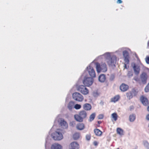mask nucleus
I'll use <instances>...</instances> for the list:
<instances>
[{"instance_id": "nucleus-1", "label": "nucleus", "mask_w": 149, "mask_h": 149, "mask_svg": "<svg viewBox=\"0 0 149 149\" xmlns=\"http://www.w3.org/2000/svg\"><path fill=\"white\" fill-rule=\"evenodd\" d=\"M97 58L98 59H105L108 64L112 67H115V64L117 60L116 56L112 55V53L108 52L99 56Z\"/></svg>"}, {"instance_id": "nucleus-2", "label": "nucleus", "mask_w": 149, "mask_h": 149, "mask_svg": "<svg viewBox=\"0 0 149 149\" xmlns=\"http://www.w3.org/2000/svg\"><path fill=\"white\" fill-rule=\"evenodd\" d=\"M84 77V79L83 81V83L86 86H89L92 85L94 80L93 78L89 77H86V70H85L83 74H82L81 77Z\"/></svg>"}, {"instance_id": "nucleus-3", "label": "nucleus", "mask_w": 149, "mask_h": 149, "mask_svg": "<svg viewBox=\"0 0 149 149\" xmlns=\"http://www.w3.org/2000/svg\"><path fill=\"white\" fill-rule=\"evenodd\" d=\"M58 123V124L63 129H67L68 127V124L67 122L61 118H59L58 117H57L54 121V124L52 128H54L55 126V124H56V122Z\"/></svg>"}, {"instance_id": "nucleus-4", "label": "nucleus", "mask_w": 149, "mask_h": 149, "mask_svg": "<svg viewBox=\"0 0 149 149\" xmlns=\"http://www.w3.org/2000/svg\"><path fill=\"white\" fill-rule=\"evenodd\" d=\"M96 68L98 73L100 72H105L107 70V68L106 65L104 63L100 64L98 63H95Z\"/></svg>"}, {"instance_id": "nucleus-5", "label": "nucleus", "mask_w": 149, "mask_h": 149, "mask_svg": "<svg viewBox=\"0 0 149 149\" xmlns=\"http://www.w3.org/2000/svg\"><path fill=\"white\" fill-rule=\"evenodd\" d=\"M59 130H57L54 133L52 134V136L55 140H60L63 139V136Z\"/></svg>"}, {"instance_id": "nucleus-6", "label": "nucleus", "mask_w": 149, "mask_h": 149, "mask_svg": "<svg viewBox=\"0 0 149 149\" xmlns=\"http://www.w3.org/2000/svg\"><path fill=\"white\" fill-rule=\"evenodd\" d=\"M143 65L141 63L136 64L134 63H132L131 66L132 67L135 74L136 75L139 74L140 71V67Z\"/></svg>"}, {"instance_id": "nucleus-7", "label": "nucleus", "mask_w": 149, "mask_h": 149, "mask_svg": "<svg viewBox=\"0 0 149 149\" xmlns=\"http://www.w3.org/2000/svg\"><path fill=\"white\" fill-rule=\"evenodd\" d=\"M73 99L76 101L81 102L84 100V97L80 93L75 92L72 94Z\"/></svg>"}, {"instance_id": "nucleus-8", "label": "nucleus", "mask_w": 149, "mask_h": 149, "mask_svg": "<svg viewBox=\"0 0 149 149\" xmlns=\"http://www.w3.org/2000/svg\"><path fill=\"white\" fill-rule=\"evenodd\" d=\"M77 90L84 95H86L89 93L88 89L83 85L79 86L77 88Z\"/></svg>"}, {"instance_id": "nucleus-9", "label": "nucleus", "mask_w": 149, "mask_h": 149, "mask_svg": "<svg viewBox=\"0 0 149 149\" xmlns=\"http://www.w3.org/2000/svg\"><path fill=\"white\" fill-rule=\"evenodd\" d=\"M86 69L91 77L94 78L95 77L96 74L95 71L90 65L87 67Z\"/></svg>"}, {"instance_id": "nucleus-10", "label": "nucleus", "mask_w": 149, "mask_h": 149, "mask_svg": "<svg viewBox=\"0 0 149 149\" xmlns=\"http://www.w3.org/2000/svg\"><path fill=\"white\" fill-rule=\"evenodd\" d=\"M140 78L142 83L144 84H146L147 83L148 76L146 72H143L140 75Z\"/></svg>"}, {"instance_id": "nucleus-11", "label": "nucleus", "mask_w": 149, "mask_h": 149, "mask_svg": "<svg viewBox=\"0 0 149 149\" xmlns=\"http://www.w3.org/2000/svg\"><path fill=\"white\" fill-rule=\"evenodd\" d=\"M123 56L124 58L125 66L126 67V64H128L129 63V54L128 52L126 50L123 51Z\"/></svg>"}, {"instance_id": "nucleus-12", "label": "nucleus", "mask_w": 149, "mask_h": 149, "mask_svg": "<svg viewBox=\"0 0 149 149\" xmlns=\"http://www.w3.org/2000/svg\"><path fill=\"white\" fill-rule=\"evenodd\" d=\"M79 145L76 142L71 143L69 146V149H79Z\"/></svg>"}, {"instance_id": "nucleus-13", "label": "nucleus", "mask_w": 149, "mask_h": 149, "mask_svg": "<svg viewBox=\"0 0 149 149\" xmlns=\"http://www.w3.org/2000/svg\"><path fill=\"white\" fill-rule=\"evenodd\" d=\"M62 146L58 143L53 144L51 146V149H62Z\"/></svg>"}, {"instance_id": "nucleus-14", "label": "nucleus", "mask_w": 149, "mask_h": 149, "mask_svg": "<svg viewBox=\"0 0 149 149\" xmlns=\"http://www.w3.org/2000/svg\"><path fill=\"white\" fill-rule=\"evenodd\" d=\"M128 86L124 84H122L120 86V89L122 91H125L128 89Z\"/></svg>"}, {"instance_id": "nucleus-15", "label": "nucleus", "mask_w": 149, "mask_h": 149, "mask_svg": "<svg viewBox=\"0 0 149 149\" xmlns=\"http://www.w3.org/2000/svg\"><path fill=\"white\" fill-rule=\"evenodd\" d=\"M140 100L144 105H147L148 104V100L143 96L141 97Z\"/></svg>"}, {"instance_id": "nucleus-16", "label": "nucleus", "mask_w": 149, "mask_h": 149, "mask_svg": "<svg viewBox=\"0 0 149 149\" xmlns=\"http://www.w3.org/2000/svg\"><path fill=\"white\" fill-rule=\"evenodd\" d=\"M99 81L101 82H104L106 80V76L104 74H100L98 77Z\"/></svg>"}, {"instance_id": "nucleus-17", "label": "nucleus", "mask_w": 149, "mask_h": 149, "mask_svg": "<svg viewBox=\"0 0 149 149\" xmlns=\"http://www.w3.org/2000/svg\"><path fill=\"white\" fill-rule=\"evenodd\" d=\"M83 108L85 110H89L91 109V106L90 104L86 103L83 105Z\"/></svg>"}, {"instance_id": "nucleus-18", "label": "nucleus", "mask_w": 149, "mask_h": 149, "mask_svg": "<svg viewBox=\"0 0 149 149\" xmlns=\"http://www.w3.org/2000/svg\"><path fill=\"white\" fill-rule=\"evenodd\" d=\"M94 131L95 134L97 136H100L102 134V132L98 129H94Z\"/></svg>"}, {"instance_id": "nucleus-19", "label": "nucleus", "mask_w": 149, "mask_h": 149, "mask_svg": "<svg viewBox=\"0 0 149 149\" xmlns=\"http://www.w3.org/2000/svg\"><path fill=\"white\" fill-rule=\"evenodd\" d=\"M74 117L75 119L78 122H81L83 120V118L80 116L79 114L75 115Z\"/></svg>"}, {"instance_id": "nucleus-20", "label": "nucleus", "mask_w": 149, "mask_h": 149, "mask_svg": "<svg viewBox=\"0 0 149 149\" xmlns=\"http://www.w3.org/2000/svg\"><path fill=\"white\" fill-rule=\"evenodd\" d=\"M79 114L83 119L85 118L87 116V113L86 111L84 110L80 111Z\"/></svg>"}, {"instance_id": "nucleus-21", "label": "nucleus", "mask_w": 149, "mask_h": 149, "mask_svg": "<svg viewBox=\"0 0 149 149\" xmlns=\"http://www.w3.org/2000/svg\"><path fill=\"white\" fill-rule=\"evenodd\" d=\"M120 97L119 95H116L113 97L111 99V101L115 103L118 101L120 99Z\"/></svg>"}, {"instance_id": "nucleus-22", "label": "nucleus", "mask_w": 149, "mask_h": 149, "mask_svg": "<svg viewBox=\"0 0 149 149\" xmlns=\"http://www.w3.org/2000/svg\"><path fill=\"white\" fill-rule=\"evenodd\" d=\"M76 127L77 129L79 130H82L84 128V124L82 123H79L77 124V126Z\"/></svg>"}, {"instance_id": "nucleus-23", "label": "nucleus", "mask_w": 149, "mask_h": 149, "mask_svg": "<svg viewBox=\"0 0 149 149\" xmlns=\"http://www.w3.org/2000/svg\"><path fill=\"white\" fill-rule=\"evenodd\" d=\"M116 131L117 134L120 135H123V130L121 128H118L117 129Z\"/></svg>"}, {"instance_id": "nucleus-24", "label": "nucleus", "mask_w": 149, "mask_h": 149, "mask_svg": "<svg viewBox=\"0 0 149 149\" xmlns=\"http://www.w3.org/2000/svg\"><path fill=\"white\" fill-rule=\"evenodd\" d=\"M136 118V116L135 114H132L130 115L129 116V120L130 122L134 121Z\"/></svg>"}, {"instance_id": "nucleus-25", "label": "nucleus", "mask_w": 149, "mask_h": 149, "mask_svg": "<svg viewBox=\"0 0 149 149\" xmlns=\"http://www.w3.org/2000/svg\"><path fill=\"white\" fill-rule=\"evenodd\" d=\"M118 115L116 113H114L111 114V117L114 120L116 121L117 120Z\"/></svg>"}, {"instance_id": "nucleus-26", "label": "nucleus", "mask_w": 149, "mask_h": 149, "mask_svg": "<svg viewBox=\"0 0 149 149\" xmlns=\"http://www.w3.org/2000/svg\"><path fill=\"white\" fill-rule=\"evenodd\" d=\"M80 136V134L79 133H76L73 135V138L74 140H77L79 138Z\"/></svg>"}, {"instance_id": "nucleus-27", "label": "nucleus", "mask_w": 149, "mask_h": 149, "mask_svg": "<svg viewBox=\"0 0 149 149\" xmlns=\"http://www.w3.org/2000/svg\"><path fill=\"white\" fill-rule=\"evenodd\" d=\"M126 96L127 98L129 99L132 98L133 97L132 94L131 92H130L126 93Z\"/></svg>"}, {"instance_id": "nucleus-28", "label": "nucleus", "mask_w": 149, "mask_h": 149, "mask_svg": "<svg viewBox=\"0 0 149 149\" xmlns=\"http://www.w3.org/2000/svg\"><path fill=\"white\" fill-rule=\"evenodd\" d=\"M74 103L72 102H70L68 105V108L70 110H71L73 107Z\"/></svg>"}, {"instance_id": "nucleus-29", "label": "nucleus", "mask_w": 149, "mask_h": 149, "mask_svg": "<svg viewBox=\"0 0 149 149\" xmlns=\"http://www.w3.org/2000/svg\"><path fill=\"white\" fill-rule=\"evenodd\" d=\"M143 144L145 147L147 149H149V143L146 141H144L143 142Z\"/></svg>"}, {"instance_id": "nucleus-30", "label": "nucleus", "mask_w": 149, "mask_h": 149, "mask_svg": "<svg viewBox=\"0 0 149 149\" xmlns=\"http://www.w3.org/2000/svg\"><path fill=\"white\" fill-rule=\"evenodd\" d=\"M95 113H93L90 116L89 120L91 122L94 120L95 118Z\"/></svg>"}, {"instance_id": "nucleus-31", "label": "nucleus", "mask_w": 149, "mask_h": 149, "mask_svg": "<svg viewBox=\"0 0 149 149\" xmlns=\"http://www.w3.org/2000/svg\"><path fill=\"white\" fill-rule=\"evenodd\" d=\"M124 48H122L119 49L118 50L116 51V52L118 53V54H120L123 51H124Z\"/></svg>"}, {"instance_id": "nucleus-32", "label": "nucleus", "mask_w": 149, "mask_h": 149, "mask_svg": "<svg viewBox=\"0 0 149 149\" xmlns=\"http://www.w3.org/2000/svg\"><path fill=\"white\" fill-rule=\"evenodd\" d=\"M74 108L78 110L80 109L81 108V106L80 104H76L74 105Z\"/></svg>"}, {"instance_id": "nucleus-33", "label": "nucleus", "mask_w": 149, "mask_h": 149, "mask_svg": "<svg viewBox=\"0 0 149 149\" xmlns=\"http://www.w3.org/2000/svg\"><path fill=\"white\" fill-rule=\"evenodd\" d=\"M145 91L146 92H149V83L147 85L145 89Z\"/></svg>"}, {"instance_id": "nucleus-34", "label": "nucleus", "mask_w": 149, "mask_h": 149, "mask_svg": "<svg viewBox=\"0 0 149 149\" xmlns=\"http://www.w3.org/2000/svg\"><path fill=\"white\" fill-rule=\"evenodd\" d=\"M145 61L147 64H149V56H147L145 58Z\"/></svg>"}, {"instance_id": "nucleus-35", "label": "nucleus", "mask_w": 149, "mask_h": 149, "mask_svg": "<svg viewBox=\"0 0 149 149\" xmlns=\"http://www.w3.org/2000/svg\"><path fill=\"white\" fill-rule=\"evenodd\" d=\"M91 137V135L90 134H87L86 135V139L88 141L90 140Z\"/></svg>"}, {"instance_id": "nucleus-36", "label": "nucleus", "mask_w": 149, "mask_h": 149, "mask_svg": "<svg viewBox=\"0 0 149 149\" xmlns=\"http://www.w3.org/2000/svg\"><path fill=\"white\" fill-rule=\"evenodd\" d=\"M127 75L129 77H132L133 75L132 72L131 71H128L127 73Z\"/></svg>"}, {"instance_id": "nucleus-37", "label": "nucleus", "mask_w": 149, "mask_h": 149, "mask_svg": "<svg viewBox=\"0 0 149 149\" xmlns=\"http://www.w3.org/2000/svg\"><path fill=\"white\" fill-rule=\"evenodd\" d=\"M93 95L95 97H97L98 95V94L97 92H93Z\"/></svg>"}, {"instance_id": "nucleus-38", "label": "nucleus", "mask_w": 149, "mask_h": 149, "mask_svg": "<svg viewBox=\"0 0 149 149\" xmlns=\"http://www.w3.org/2000/svg\"><path fill=\"white\" fill-rule=\"evenodd\" d=\"M104 116L103 114H100L98 116V118L99 119H102L103 118Z\"/></svg>"}, {"instance_id": "nucleus-39", "label": "nucleus", "mask_w": 149, "mask_h": 149, "mask_svg": "<svg viewBox=\"0 0 149 149\" xmlns=\"http://www.w3.org/2000/svg\"><path fill=\"white\" fill-rule=\"evenodd\" d=\"M93 144L94 146H97L98 144V143L97 141H94Z\"/></svg>"}, {"instance_id": "nucleus-40", "label": "nucleus", "mask_w": 149, "mask_h": 149, "mask_svg": "<svg viewBox=\"0 0 149 149\" xmlns=\"http://www.w3.org/2000/svg\"><path fill=\"white\" fill-rule=\"evenodd\" d=\"M117 2L118 3H122V0H117Z\"/></svg>"}, {"instance_id": "nucleus-41", "label": "nucleus", "mask_w": 149, "mask_h": 149, "mask_svg": "<svg viewBox=\"0 0 149 149\" xmlns=\"http://www.w3.org/2000/svg\"><path fill=\"white\" fill-rule=\"evenodd\" d=\"M146 118L147 120H149V114L146 116Z\"/></svg>"}, {"instance_id": "nucleus-42", "label": "nucleus", "mask_w": 149, "mask_h": 149, "mask_svg": "<svg viewBox=\"0 0 149 149\" xmlns=\"http://www.w3.org/2000/svg\"><path fill=\"white\" fill-rule=\"evenodd\" d=\"M49 136H48L46 139V143L45 144V147L46 146V144L48 142V139Z\"/></svg>"}, {"instance_id": "nucleus-43", "label": "nucleus", "mask_w": 149, "mask_h": 149, "mask_svg": "<svg viewBox=\"0 0 149 149\" xmlns=\"http://www.w3.org/2000/svg\"><path fill=\"white\" fill-rule=\"evenodd\" d=\"M114 76L113 75H111V79H113V78H114Z\"/></svg>"}, {"instance_id": "nucleus-44", "label": "nucleus", "mask_w": 149, "mask_h": 149, "mask_svg": "<svg viewBox=\"0 0 149 149\" xmlns=\"http://www.w3.org/2000/svg\"><path fill=\"white\" fill-rule=\"evenodd\" d=\"M147 110L148 111H149V106H148V108H147Z\"/></svg>"}, {"instance_id": "nucleus-45", "label": "nucleus", "mask_w": 149, "mask_h": 149, "mask_svg": "<svg viewBox=\"0 0 149 149\" xmlns=\"http://www.w3.org/2000/svg\"><path fill=\"white\" fill-rule=\"evenodd\" d=\"M98 124H100V123H101V122H99V121H98Z\"/></svg>"}, {"instance_id": "nucleus-46", "label": "nucleus", "mask_w": 149, "mask_h": 149, "mask_svg": "<svg viewBox=\"0 0 149 149\" xmlns=\"http://www.w3.org/2000/svg\"><path fill=\"white\" fill-rule=\"evenodd\" d=\"M135 80L136 81H137V79H135Z\"/></svg>"}]
</instances>
